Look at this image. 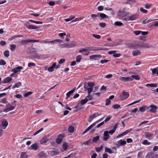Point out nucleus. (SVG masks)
Returning <instances> with one entry per match:
<instances>
[{
	"mask_svg": "<svg viewBox=\"0 0 158 158\" xmlns=\"http://www.w3.org/2000/svg\"><path fill=\"white\" fill-rule=\"evenodd\" d=\"M38 146L37 143H35L32 144L30 147V148L31 150H36L38 149Z\"/></svg>",
	"mask_w": 158,
	"mask_h": 158,
	"instance_id": "obj_23",
	"label": "nucleus"
},
{
	"mask_svg": "<svg viewBox=\"0 0 158 158\" xmlns=\"http://www.w3.org/2000/svg\"><path fill=\"white\" fill-rule=\"evenodd\" d=\"M153 21V20L151 19H147L143 21V23L144 24H146L149 23V22H151Z\"/></svg>",
	"mask_w": 158,
	"mask_h": 158,
	"instance_id": "obj_35",
	"label": "nucleus"
},
{
	"mask_svg": "<svg viewBox=\"0 0 158 158\" xmlns=\"http://www.w3.org/2000/svg\"><path fill=\"white\" fill-rule=\"evenodd\" d=\"M119 79L120 81L123 82L133 81V78L131 77H120Z\"/></svg>",
	"mask_w": 158,
	"mask_h": 158,
	"instance_id": "obj_5",
	"label": "nucleus"
},
{
	"mask_svg": "<svg viewBox=\"0 0 158 158\" xmlns=\"http://www.w3.org/2000/svg\"><path fill=\"white\" fill-rule=\"evenodd\" d=\"M84 18L83 17H80L77 18H76L74 19L73 20L71 21V22H73L75 21H80L82 20Z\"/></svg>",
	"mask_w": 158,
	"mask_h": 158,
	"instance_id": "obj_34",
	"label": "nucleus"
},
{
	"mask_svg": "<svg viewBox=\"0 0 158 158\" xmlns=\"http://www.w3.org/2000/svg\"><path fill=\"white\" fill-rule=\"evenodd\" d=\"M27 156L26 153L24 152H22L21 155V158H27Z\"/></svg>",
	"mask_w": 158,
	"mask_h": 158,
	"instance_id": "obj_44",
	"label": "nucleus"
},
{
	"mask_svg": "<svg viewBox=\"0 0 158 158\" xmlns=\"http://www.w3.org/2000/svg\"><path fill=\"white\" fill-rule=\"evenodd\" d=\"M48 140V139L46 137L42 138L40 141V143L41 144H44L47 143Z\"/></svg>",
	"mask_w": 158,
	"mask_h": 158,
	"instance_id": "obj_21",
	"label": "nucleus"
},
{
	"mask_svg": "<svg viewBox=\"0 0 158 158\" xmlns=\"http://www.w3.org/2000/svg\"><path fill=\"white\" fill-rule=\"evenodd\" d=\"M105 151L106 152H108L110 154H111L113 153L112 150L110 148L107 147L105 148Z\"/></svg>",
	"mask_w": 158,
	"mask_h": 158,
	"instance_id": "obj_32",
	"label": "nucleus"
},
{
	"mask_svg": "<svg viewBox=\"0 0 158 158\" xmlns=\"http://www.w3.org/2000/svg\"><path fill=\"white\" fill-rule=\"evenodd\" d=\"M84 88L85 89V91H86V90H87L88 94V95H89L93 91V88H87L85 86H84Z\"/></svg>",
	"mask_w": 158,
	"mask_h": 158,
	"instance_id": "obj_26",
	"label": "nucleus"
},
{
	"mask_svg": "<svg viewBox=\"0 0 158 158\" xmlns=\"http://www.w3.org/2000/svg\"><path fill=\"white\" fill-rule=\"evenodd\" d=\"M77 45V44L75 42L71 41L70 43L67 44L66 43L60 44V45L61 48H73Z\"/></svg>",
	"mask_w": 158,
	"mask_h": 158,
	"instance_id": "obj_2",
	"label": "nucleus"
},
{
	"mask_svg": "<svg viewBox=\"0 0 158 158\" xmlns=\"http://www.w3.org/2000/svg\"><path fill=\"white\" fill-rule=\"evenodd\" d=\"M63 148L64 150H66L68 148V144L65 143L63 144Z\"/></svg>",
	"mask_w": 158,
	"mask_h": 158,
	"instance_id": "obj_45",
	"label": "nucleus"
},
{
	"mask_svg": "<svg viewBox=\"0 0 158 158\" xmlns=\"http://www.w3.org/2000/svg\"><path fill=\"white\" fill-rule=\"evenodd\" d=\"M113 76V75L112 74H109L106 75L105 77L106 78H111Z\"/></svg>",
	"mask_w": 158,
	"mask_h": 158,
	"instance_id": "obj_64",
	"label": "nucleus"
},
{
	"mask_svg": "<svg viewBox=\"0 0 158 158\" xmlns=\"http://www.w3.org/2000/svg\"><path fill=\"white\" fill-rule=\"evenodd\" d=\"M0 102L3 103H6L7 102V101L6 99L5 98L2 99L1 101H0Z\"/></svg>",
	"mask_w": 158,
	"mask_h": 158,
	"instance_id": "obj_57",
	"label": "nucleus"
},
{
	"mask_svg": "<svg viewBox=\"0 0 158 158\" xmlns=\"http://www.w3.org/2000/svg\"><path fill=\"white\" fill-rule=\"evenodd\" d=\"M146 86L147 87L150 86L151 87H157V85L156 84H147Z\"/></svg>",
	"mask_w": 158,
	"mask_h": 158,
	"instance_id": "obj_41",
	"label": "nucleus"
},
{
	"mask_svg": "<svg viewBox=\"0 0 158 158\" xmlns=\"http://www.w3.org/2000/svg\"><path fill=\"white\" fill-rule=\"evenodd\" d=\"M21 84L20 82H18L15 84L12 87V88L14 89L16 88H18L20 86H21Z\"/></svg>",
	"mask_w": 158,
	"mask_h": 158,
	"instance_id": "obj_27",
	"label": "nucleus"
},
{
	"mask_svg": "<svg viewBox=\"0 0 158 158\" xmlns=\"http://www.w3.org/2000/svg\"><path fill=\"white\" fill-rule=\"evenodd\" d=\"M100 114L98 113H95L93 115H90L88 119V121L89 122H91L93 120V119L98 116Z\"/></svg>",
	"mask_w": 158,
	"mask_h": 158,
	"instance_id": "obj_12",
	"label": "nucleus"
},
{
	"mask_svg": "<svg viewBox=\"0 0 158 158\" xmlns=\"http://www.w3.org/2000/svg\"><path fill=\"white\" fill-rule=\"evenodd\" d=\"M48 4L51 6H53L55 5V3L53 1H50L49 2Z\"/></svg>",
	"mask_w": 158,
	"mask_h": 158,
	"instance_id": "obj_63",
	"label": "nucleus"
},
{
	"mask_svg": "<svg viewBox=\"0 0 158 158\" xmlns=\"http://www.w3.org/2000/svg\"><path fill=\"white\" fill-rule=\"evenodd\" d=\"M129 96L128 93L123 90V93L120 95L119 98L121 100H123L127 98Z\"/></svg>",
	"mask_w": 158,
	"mask_h": 158,
	"instance_id": "obj_4",
	"label": "nucleus"
},
{
	"mask_svg": "<svg viewBox=\"0 0 158 158\" xmlns=\"http://www.w3.org/2000/svg\"><path fill=\"white\" fill-rule=\"evenodd\" d=\"M43 128H41L40 129H39V130H38V131H37L35 132L33 134V135L35 136V135H36L38 134H39V133L41 131H43Z\"/></svg>",
	"mask_w": 158,
	"mask_h": 158,
	"instance_id": "obj_42",
	"label": "nucleus"
},
{
	"mask_svg": "<svg viewBox=\"0 0 158 158\" xmlns=\"http://www.w3.org/2000/svg\"><path fill=\"white\" fill-rule=\"evenodd\" d=\"M147 108L146 106H143L140 107L139 108V110L141 112H144Z\"/></svg>",
	"mask_w": 158,
	"mask_h": 158,
	"instance_id": "obj_29",
	"label": "nucleus"
},
{
	"mask_svg": "<svg viewBox=\"0 0 158 158\" xmlns=\"http://www.w3.org/2000/svg\"><path fill=\"white\" fill-rule=\"evenodd\" d=\"M122 23L119 22H116L114 23V25L117 26H120L123 25Z\"/></svg>",
	"mask_w": 158,
	"mask_h": 158,
	"instance_id": "obj_47",
	"label": "nucleus"
},
{
	"mask_svg": "<svg viewBox=\"0 0 158 158\" xmlns=\"http://www.w3.org/2000/svg\"><path fill=\"white\" fill-rule=\"evenodd\" d=\"M152 5L151 3H147L145 5V7L146 9H149L152 6Z\"/></svg>",
	"mask_w": 158,
	"mask_h": 158,
	"instance_id": "obj_36",
	"label": "nucleus"
},
{
	"mask_svg": "<svg viewBox=\"0 0 158 158\" xmlns=\"http://www.w3.org/2000/svg\"><path fill=\"white\" fill-rule=\"evenodd\" d=\"M4 55L6 57H8L9 56V52L8 50H6L4 52Z\"/></svg>",
	"mask_w": 158,
	"mask_h": 158,
	"instance_id": "obj_46",
	"label": "nucleus"
},
{
	"mask_svg": "<svg viewBox=\"0 0 158 158\" xmlns=\"http://www.w3.org/2000/svg\"><path fill=\"white\" fill-rule=\"evenodd\" d=\"M79 52L80 53H82V54L84 55H88L89 54V51L85 49H83L79 51Z\"/></svg>",
	"mask_w": 158,
	"mask_h": 158,
	"instance_id": "obj_16",
	"label": "nucleus"
},
{
	"mask_svg": "<svg viewBox=\"0 0 158 158\" xmlns=\"http://www.w3.org/2000/svg\"><path fill=\"white\" fill-rule=\"evenodd\" d=\"M39 40H22L19 42V44L20 45L26 44L29 42H39Z\"/></svg>",
	"mask_w": 158,
	"mask_h": 158,
	"instance_id": "obj_3",
	"label": "nucleus"
},
{
	"mask_svg": "<svg viewBox=\"0 0 158 158\" xmlns=\"http://www.w3.org/2000/svg\"><path fill=\"white\" fill-rule=\"evenodd\" d=\"M151 70L152 71V73L154 74H155L156 72H157V69L156 68H154L152 69H151Z\"/></svg>",
	"mask_w": 158,
	"mask_h": 158,
	"instance_id": "obj_59",
	"label": "nucleus"
},
{
	"mask_svg": "<svg viewBox=\"0 0 158 158\" xmlns=\"http://www.w3.org/2000/svg\"><path fill=\"white\" fill-rule=\"evenodd\" d=\"M23 69V67L21 66H18L16 68H14L11 69V71L14 73H16L20 72L21 70Z\"/></svg>",
	"mask_w": 158,
	"mask_h": 158,
	"instance_id": "obj_11",
	"label": "nucleus"
},
{
	"mask_svg": "<svg viewBox=\"0 0 158 158\" xmlns=\"http://www.w3.org/2000/svg\"><path fill=\"white\" fill-rule=\"evenodd\" d=\"M97 16L99 18H100L101 19H102L105 18H108V17L105 14L101 13H98Z\"/></svg>",
	"mask_w": 158,
	"mask_h": 158,
	"instance_id": "obj_19",
	"label": "nucleus"
},
{
	"mask_svg": "<svg viewBox=\"0 0 158 158\" xmlns=\"http://www.w3.org/2000/svg\"><path fill=\"white\" fill-rule=\"evenodd\" d=\"M8 123L5 120L3 119L0 121V127H2V128L5 129L7 126Z\"/></svg>",
	"mask_w": 158,
	"mask_h": 158,
	"instance_id": "obj_6",
	"label": "nucleus"
},
{
	"mask_svg": "<svg viewBox=\"0 0 158 158\" xmlns=\"http://www.w3.org/2000/svg\"><path fill=\"white\" fill-rule=\"evenodd\" d=\"M91 143V139H89L87 141L83 143V144L85 145H89Z\"/></svg>",
	"mask_w": 158,
	"mask_h": 158,
	"instance_id": "obj_49",
	"label": "nucleus"
},
{
	"mask_svg": "<svg viewBox=\"0 0 158 158\" xmlns=\"http://www.w3.org/2000/svg\"><path fill=\"white\" fill-rule=\"evenodd\" d=\"M146 138L148 139L150 138L152 135V134L148 132H146L145 133Z\"/></svg>",
	"mask_w": 158,
	"mask_h": 158,
	"instance_id": "obj_38",
	"label": "nucleus"
},
{
	"mask_svg": "<svg viewBox=\"0 0 158 158\" xmlns=\"http://www.w3.org/2000/svg\"><path fill=\"white\" fill-rule=\"evenodd\" d=\"M85 99L86 100H87V101L89 100H92L93 99V98L91 95L89 94V95H88V96H87Z\"/></svg>",
	"mask_w": 158,
	"mask_h": 158,
	"instance_id": "obj_40",
	"label": "nucleus"
},
{
	"mask_svg": "<svg viewBox=\"0 0 158 158\" xmlns=\"http://www.w3.org/2000/svg\"><path fill=\"white\" fill-rule=\"evenodd\" d=\"M26 27L29 29H36L39 28V27L32 25H26Z\"/></svg>",
	"mask_w": 158,
	"mask_h": 158,
	"instance_id": "obj_22",
	"label": "nucleus"
},
{
	"mask_svg": "<svg viewBox=\"0 0 158 158\" xmlns=\"http://www.w3.org/2000/svg\"><path fill=\"white\" fill-rule=\"evenodd\" d=\"M110 102L111 101L110 99H107L106 100V106H108L110 104Z\"/></svg>",
	"mask_w": 158,
	"mask_h": 158,
	"instance_id": "obj_56",
	"label": "nucleus"
},
{
	"mask_svg": "<svg viewBox=\"0 0 158 158\" xmlns=\"http://www.w3.org/2000/svg\"><path fill=\"white\" fill-rule=\"evenodd\" d=\"M131 77L133 78V79L134 78L136 80H139L140 79V78L138 75H132L131 76Z\"/></svg>",
	"mask_w": 158,
	"mask_h": 158,
	"instance_id": "obj_31",
	"label": "nucleus"
},
{
	"mask_svg": "<svg viewBox=\"0 0 158 158\" xmlns=\"http://www.w3.org/2000/svg\"><path fill=\"white\" fill-rule=\"evenodd\" d=\"M66 35V33L65 32H63L62 33H60L58 34V36L60 37L62 39H63L64 38V36Z\"/></svg>",
	"mask_w": 158,
	"mask_h": 158,
	"instance_id": "obj_43",
	"label": "nucleus"
},
{
	"mask_svg": "<svg viewBox=\"0 0 158 158\" xmlns=\"http://www.w3.org/2000/svg\"><path fill=\"white\" fill-rule=\"evenodd\" d=\"M6 63L5 62L2 60H0V65H5Z\"/></svg>",
	"mask_w": 158,
	"mask_h": 158,
	"instance_id": "obj_60",
	"label": "nucleus"
},
{
	"mask_svg": "<svg viewBox=\"0 0 158 158\" xmlns=\"http://www.w3.org/2000/svg\"><path fill=\"white\" fill-rule=\"evenodd\" d=\"M82 59V57L81 55H78L76 57V62H79Z\"/></svg>",
	"mask_w": 158,
	"mask_h": 158,
	"instance_id": "obj_39",
	"label": "nucleus"
},
{
	"mask_svg": "<svg viewBox=\"0 0 158 158\" xmlns=\"http://www.w3.org/2000/svg\"><path fill=\"white\" fill-rule=\"evenodd\" d=\"M100 121L99 120L95 122L94 123H93L89 127H88L82 133V135H84L85 133H86L87 132H88L92 128H93L94 127L96 124L97 123H98Z\"/></svg>",
	"mask_w": 158,
	"mask_h": 158,
	"instance_id": "obj_7",
	"label": "nucleus"
},
{
	"mask_svg": "<svg viewBox=\"0 0 158 158\" xmlns=\"http://www.w3.org/2000/svg\"><path fill=\"white\" fill-rule=\"evenodd\" d=\"M135 2V1L133 0H127L125 3L129 4H133Z\"/></svg>",
	"mask_w": 158,
	"mask_h": 158,
	"instance_id": "obj_37",
	"label": "nucleus"
},
{
	"mask_svg": "<svg viewBox=\"0 0 158 158\" xmlns=\"http://www.w3.org/2000/svg\"><path fill=\"white\" fill-rule=\"evenodd\" d=\"M68 130L70 133H73L74 131V127L71 126H70L68 128Z\"/></svg>",
	"mask_w": 158,
	"mask_h": 158,
	"instance_id": "obj_28",
	"label": "nucleus"
},
{
	"mask_svg": "<svg viewBox=\"0 0 158 158\" xmlns=\"http://www.w3.org/2000/svg\"><path fill=\"white\" fill-rule=\"evenodd\" d=\"M140 11L143 13H147L148 11L147 10L144 9L142 7H141L140 9Z\"/></svg>",
	"mask_w": 158,
	"mask_h": 158,
	"instance_id": "obj_52",
	"label": "nucleus"
},
{
	"mask_svg": "<svg viewBox=\"0 0 158 158\" xmlns=\"http://www.w3.org/2000/svg\"><path fill=\"white\" fill-rule=\"evenodd\" d=\"M126 8H124L123 9V10H122V11L120 10L119 11V15L122 18H123L124 16L123 15L122 13L125 12V10H126Z\"/></svg>",
	"mask_w": 158,
	"mask_h": 158,
	"instance_id": "obj_30",
	"label": "nucleus"
},
{
	"mask_svg": "<svg viewBox=\"0 0 158 158\" xmlns=\"http://www.w3.org/2000/svg\"><path fill=\"white\" fill-rule=\"evenodd\" d=\"M10 49L12 51H13L16 48V46L15 44H12L10 45Z\"/></svg>",
	"mask_w": 158,
	"mask_h": 158,
	"instance_id": "obj_48",
	"label": "nucleus"
},
{
	"mask_svg": "<svg viewBox=\"0 0 158 158\" xmlns=\"http://www.w3.org/2000/svg\"><path fill=\"white\" fill-rule=\"evenodd\" d=\"M120 107V106L118 104H115L113 106V107L114 109H117Z\"/></svg>",
	"mask_w": 158,
	"mask_h": 158,
	"instance_id": "obj_61",
	"label": "nucleus"
},
{
	"mask_svg": "<svg viewBox=\"0 0 158 158\" xmlns=\"http://www.w3.org/2000/svg\"><path fill=\"white\" fill-rule=\"evenodd\" d=\"M109 137V135L108 134V131H105L104 132V136L103 139L105 141H106Z\"/></svg>",
	"mask_w": 158,
	"mask_h": 158,
	"instance_id": "obj_14",
	"label": "nucleus"
},
{
	"mask_svg": "<svg viewBox=\"0 0 158 158\" xmlns=\"http://www.w3.org/2000/svg\"><path fill=\"white\" fill-rule=\"evenodd\" d=\"M12 80V78L8 77L4 79L3 80L2 82L3 84H6L10 82Z\"/></svg>",
	"mask_w": 158,
	"mask_h": 158,
	"instance_id": "obj_15",
	"label": "nucleus"
},
{
	"mask_svg": "<svg viewBox=\"0 0 158 158\" xmlns=\"http://www.w3.org/2000/svg\"><path fill=\"white\" fill-rule=\"evenodd\" d=\"M60 42L61 43L62 42V40H59V39H56L55 40H53V41H44V43H52V44H54L55 43V42Z\"/></svg>",
	"mask_w": 158,
	"mask_h": 158,
	"instance_id": "obj_25",
	"label": "nucleus"
},
{
	"mask_svg": "<svg viewBox=\"0 0 158 158\" xmlns=\"http://www.w3.org/2000/svg\"><path fill=\"white\" fill-rule=\"evenodd\" d=\"M149 107L151 108L150 110L151 112L153 113H155L156 112V110L157 109V107L156 106L153 105H151Z\"/></svg>",
	"mask_w": 158,
	"mask_h": 158,
	"instance_id": "obj_17",
	"label": "nucleus"
},
{
	"mask_svg": "<svg viewBox=\"0 0 158 158\" xmlns=\"http://www.w3.org/2000/svg\"><path fill=\"white\" fill-rule=\"evenodd\" d=\"M37 156L38 158H46L47 156V154L44 151H42L38 153Z\"/></svg>",
	"mask_w": 158,
	"mask_h": 158,
	"instance_id": "obj_8",
	"label": "nucleus"
},
{
	"mask_svg": "<svg viewBox=\"0 0 158 158\" xmlns=\"http://www.w3.org/2000/svg\"><path fill=\"white\" fill-rule=\"evenodd\" d=\"M126 143V142L125 141L121 139L118 142L117 147H119L120 146L124 145Z\"/></svg>",
	"mask_w": 158,
	"mask_h": 158,
	"instance_id": "obj_20",
	"label": "nucleus"
},
{
	"mask_svg": "<svg viewBox=\"0 0 158 158\" xmlns=\"http://www.w3.org/2000/svg\"><path fill=\"white\" fill-rule=\"evenodd\" d=\"M132 54L134 56H137L141 54V52L139 50H136L133 51Z\"/></svg>",
	"mask_w": 158,
	"mask_h": 158,
	"instance_id": "obj_24",
	"label": "nucleus"
},
{
	"mask_svg": "<svg viewBox=\"0 0 158 158\" xmlns=\"http://www.w3.org/2000/svg\"><path fill=\"white\" fill-rule=\"evenodd\" d=\"M92 36L94 37L95 38L97 39H100L101 38V36L98 35H96L94 34L92 35Z\"/></svg>",
	"mask_w": 158,
	"mask_h": 158,
	"instance_id": "obj_55",
	"label": "nucleus"
},
{
	"mask_svg": "<svg viewBox=\"0 0 158 158\" xmlns=\"http://www.w3.org/2000/svg\"><path fill=\"white\" fill-rule=\"evenodd\" d=\"M135 46L137 48H150L151 47L150 45L147 43H143L140 41H138L135 43Z\"/></svg>",
	"mask_w": 158,
	"mask_h": 158,
	"instance_id": "obj_1",
	"label": "nucleus"
},
{
	"mask_svg": "<svg viewBox=\"0 0 158 158\" xmlns=\"http://www.w3.org/2000/svg\"><path fill=\"white\" fill-rule=\"evenodd\" d=\"M102 56L100 55H93L90 56V60H98L101 59Z\"/></svg>",
	"mask_w": 158,
	"mask_h": 158,
	"instance_id": "obj_10",
	"label": "nucleus"
},
{
	"mask_svg": "<svg viewBox=\"0 0 158 158\" xmlns=\"http://www.w3.org/2000/svg\"><path fill=\"white\" fill-rule=\"evenodd\" d=\"M131 129L130 130H127L126 131L123 132V133H122V135L123 136H124L126 134H127V133H129L131 131Z\"/></svg>",
	"mask_w": 158,
	"mask_h": 158,
	"instance_id": "obj_58",
	"label": "nucleus"
},
{
	"mask_svg": "<svg viewBox=\"0 0 158 158\" xmlns=\"http://www.w3.org/2000/svg\"><path fill=\"white\" fill-rule=\"evenodd\" d=\"M6 108L4 110V111L6 112L10 111L13 110L15 108V106H12L10 104H8L6 106Z\"/></svg>",
	"mask_w": 158,
	"mask_h": 158,
	"instance_id": "obj_9",
	"label": "nucleus"
},
{
	"mask_svg": "<svg viewBox=\"0 0 158 158\" xmlns=\"http://www.w3.org/2000/svg\"><path fill=\"white\" fill-rule=\"evenodd\" d=\"M99 25L101 27L103 28L105 27L106 26V24L105 23H99Z\"/></svg>",
	"mask_w": 158,
	"mask_h": 158,
	"instance_id": "obj_53",
	"label": "nucleus"
},
{
	"mask_svg": "<svg viewBox=\"0 0 158 158\" xmlns=\"http://www.w3.org/2000/svg\"><path fill=\"white\" fill-rule=\"evenodd\" d=\"M91 18H93V19H96V18L98 17L97 14L96 15L95 14H92L91 15Z\"/></svg>",
	"mask_w": 158,
	"mask_h": 158,
	"instance_id": "obj_62",
	"label": "nucleus"
},
{
	"mask_svg": "<svg viewBox=\"0 0 158 158\" xmlns=\"http://www.w3.org/2000/svg\"><path fill=\"white\" fill-rule=\"evenodd\" d=\"M87 102V100H86V99H84L82 100L81 101V104L82 105H83L85 104V103H86Z\"/></svg>",
	"mask_w": 158,
	"mask_h": 158,
	"instance_id": "obj_54",
	"label": "nucleus"
},
{
	"mask_svg": "<svg viewBox=\"0 0 158 158\" xmlns=\"http://www.w3.org/2000/svg\"><path fill=\"white\" fill-rule=\"evenodd\" d=\"M139 15L137 14L132 15L128 17V19L131 21L134 20L138 18Z\"/></svg>",
	"mask_w": 158,
	"mask_h": 158,
	"instance_id": "obj_13",
	"label": "nucleus"
},
{
	"mask_svg": "<svg viewBox=\"0 0 158 158\" xmlns=\"http://www.w3.org/2000/svg\"><path fill=\"white\" fill-rule=\"evenodd\" d=\"M88 86L90 87V88H93L95 86V84L92 82H89L87 83Z\"/></svg>",
	"mask_w": 158,
	"mask_h": 158,
	"instance_id": "obj_33",
	"label": "nucleus"
},
{
	"mask_svg": "<svg viewBox=\"0 0 158 158\" xmlns=\"http://www.w3.org/2000/svg\"><path fill=\"white\" fill-rule=\"evenodd\" d=\"M99 136H97L93 138V142H95L98 140L99 139Z\"/></svg>",
	"mask_w": 158,
	"mask_h": 158,
	"instance_id": "obj_51",
	"label": "nucleus"
},
{
	"mask_svg": "<svg viewBox=\"0 0 158 158\" xmlns=\"http://www.w3.org/2000/svg\"><path fill=\"white\" fill-rule=\"evenodd\" d=\"M143 144L144 145H148L150 144V143L148 142L147 140H145L142 142Z\"/></svg>",
	"mask_w": 158,
	"mask_h": 158,
	"instance_id": "obj_50",
	"label": "nucleus"
},
{
	"mask_svg": "<svg viewBox=\"0 0 158 158\" xmlns=\"http://www.w3.org/2000/svg\"><path fill=\"white\" fill-rule=\"evenodd\" d=\"M76 89V88L75 87L72 90H71L69 91L66 94V99H68L69 97H70V96L75 91V90Z\"/></svg>",
	"mask_w": 158,
	"mask_h": 158,
	"instance_id": "obj_18",
	"label": "nucleus"
}]
</instances>
